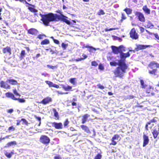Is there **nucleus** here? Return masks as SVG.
<instances>
[{
  "label": "nucleus",
  "instance_id": "obj_21",
  "mask_svg": "<svg viewBox=\"0 0 159 159\" xmlns=\"http://www.w3.org/2000/svg\"><path fill=\"white\" fill-rule=\"evenodd\" d=\"M143 9L146 14L148 15L150 13V10L146 5H145L143 7Z\"/></svg>",
  "mask_w": 159,
  "mask_h": 159
},
{
  "label": "nucleus",
  "instance_id": "obj_58",
  "mask_svg": "<svg viewBox=\"0 0 159 159\" xmlns=\"http://www.w3.org/2000/svg\"><path fill=\"white\" fill-rule=\"evenodd\" d=\"M41 74L42 75H43L45 77H47L49 75L48 74V73H42Z\"/></svg>",
  "mask_w": 159,
  "mask_h": 159
},
{
  "label": "nucleus",
  "instance_id": "obj_36",
  "mask_svg": "<svg viewBox=\"0 0 159 159\" xmlns=\"http://www.w3.org/2000/svg\"><path fill=\"white\" fill-rule=\"evenodd\" d=\"M25 54V50L22 51L20 53V57L21 59H22L24 57Z\"/></svg>",
  "mask_w": 159,
  "mask_h": 159
},
{
  "label": "nucleus",
  "instance_id": "obj_24",
  "mask_svg": "<svg viewBox=\"0 0 159 159\" xmlns=\"http://www.w3.org/2000/svg\"><path fill=\"white\" fill-rule=\"evenodd\" d=\"M6 96L7 97L10 98L12 99L16 100V98L14 94L11 93H6Z\"/></svg>",
  "mask_w": 159,
  "mask_h": 159
},
{
  "label": "nucleus",
  "instance_id": "obj_20",
  "mask_svg": "<svg viewBox=\"0 0 159 159\" xmlns=\"http://www.w3.org/2000/svg\"><path fill=\"white\" fill-rule=\"evenodd\" d=\"M90 115L88 114H85L82 116V124L85 123L89 117Z\"/></svg>",
  "mask_w": 159,
  "mask_h": 159
},
{
  "label": "nucleus",
  "instance_id": "obj_10",
  "mask_svg": "<svg viewBox=\"0 0 159 159\" xmlns=\"http://www.w3.org/2000/svg\"><path fill=\"white\" fill-rule=\"evenodd\" d=\"M143 147L147 145L149 141V138L148 136L146 135L145 134H144L143 136Z\"/></svg>",
  "mask_w": 159,
  "mask_h": 159
},
{
  "label": "nucleus",
  "instance_id": "obj_29",
  "mask_svg": "<svg viewBox=\"0 0 159 159\" xmlns=\"http://www.w3.org/2000/svg\"><path fill=\"white\" fill-rule=\"evenodd\" d=\"M62 88L66 91H70L72 89V87L69 85L65 86L63 85L62 86Z\"/></svg>",
  "mask_w": 159,
  "mask_h": 159
},
{
  "label": "nucleus",
  "instance_id": "obj_19",
  "mask_svg": "<svg viewBox=\"0 0 159 159\" xmlns=\"http://www.w3.org/2000/svg\"><path fill=\"white\" fill-rule=\"evenodd\" d=\"M28 33L32 35H35L37 34L38 31L35 29H31L28 30Z\"/></svg>",
  "mask_w": 159,
  "mask_h": 159
},
{
  "label": "nucleus",
  "instance_id": "obj_1",
  "mask_svg": "<svg viewBox=\"0 0 159 159\" xmlns=\"http://www.w3.org/2000/svg\"><path fill=\"white\" fill-rule=\"evenodd\" d=\"M110 65L111 66H116L118 65L115 70L114 74L116 77H122L124 74L126 72V70L128 66L125 63V61L123 60H116L115 61L110 62Z\"/></svg>",
  "mask_w": 159,
  "mask_h": 159
},
{
  "label": "nucleus",
  "instance_id": "obj_16",
  "mask_svg": "<svg viewBox=\"0 0 159 159\" xmlns=\"http://www.w3.org/2000/svg\"><path fill=\"white\" fill-rule=\"evenodd\" d=\"M52 101V99L51 98L48 97L43 99L41 102V103L44 104H46Z\"/></svg>",
  "mask_w": 159,
  "mask_h": 159
},
{
  "label": "nucleus",
  "instance_id": "obj_59",
  "mask_svg": "<svg viewBox=\"0 0 159 159\" xmlns=\"http://www.w3.org/2000/svg\"><path fill=\"white\" fill-rule=\"evenodd\" d=\"M40 56V54L39 53L37 54L35 57H34L33 58L34 59H35V58H38Z\"/></svg>",
  "mask_w": 159,
  "mask_h": 159
},
{
  "label": "nucleus",
  "instance_id": "obj_40",
  "mask_svg": "<svg viewBox=\"0 0 159 159\" xmlns=\"http://www.w3.org/2000/svg\"><path fill=\"white\" fill-rule=\"evenodd\" d=\"M111 143H110V145H115L116 144L117 142L118 141H116L115 140H113V139H111Z\"/></svg>",
  "mask_w": 159,
  "mask_h": 159
},
{
  "label": "nucleus",
  "instance_id": "obj_50",
  "mask_svg": "<svg viewBox=\"0 0 159 159\" xmlns=\"http://www.w3.org/2000/svg\"><path fill=\"white\" fill-rule=\"evenodd\" d=\"M13 92L14 93V94L16 95L17 96H20V94L18 93L16 91V90L15 89H14L13 91Z\"/></svg>",
  "mask_w": 159,
  "mask_h": 159
},
{
  "label": "nucleus",
  "instance_id": "obj_48",
  "mask_svg": "<svg viewBox=\"0 0 159 159\" xmlns=\"http://www.w3.org/2000/svg\"><path fill=\"white\" fill-rule=\"evenodd\" d=\"M91 65L92 66H97L98 65V63L95 61H92L91 63Z\"/></svg>",
  "mask_w": 159,
  "mask_h": 159
},
{
  "label": "nucleus",
  "instance_id": "obj_32",
  "mask_svg": "<svg viewBox=\"0 0 159 159\" xmlns=\"http://www.w3.org/2000/svg\"><path fill=\"white\" fill-rule=\"evenodd\" d=\"M53 111L54 112V116L56 117L57 119L59 118V115H58V113L57 112V110L55 109H53Z\"/></svg>",
  "mask_w": 159,
  "mask_h": 159
},
{
  "label": "nucleus",
  "instance_id": "obj_52",
  "mask_svg": "<svg viewBox=\"0 0 159 159\" xmlns=\"http://www.w3.org/2000/svg\"><path fill=\"white\" fill-rule=\"evenodd\" d=\"M21 2H25V3L28 4V5H30V6H33L34 7V5H31V4H30L29 3H28L26 1V0H19Z\"/></svg>",
  "mask_w": 159,
  "mask_h": 159
},
{
  "label": "nucleus",
  "instance_id": "obj_53",
  "mask_svg": "<svg viewBox=\"0 0 159 159\" xmlns=\"http://www.w3.org/2000/svg\"><path fill=\"white\" fill-rule=\"evenodd\" d=\"M69 122L68 120L67 119H66L64 124V126H67L68 125Z\"/></svg>",
  "mask_w": 159,
  "mask_h": 159
},
{
  "label": "nucleus",
  "instance_id": "obj_57",
  "mask_svg": "<svg viewBox=\"0 0 159 159\" xmlns=\"http://www.w3.org/2000/svg\"><path fill=\"white\" fill-rule=\"evenodd\" d=\"M126 17L125 16V14L124 13H122V19H125Z\"/></svg>",
  "mask_w": 159,
  "mask_h": 159
},
{
  "label": "nucleus",
  "instance_id": "obj_9",
  "mask_svg": "<svg viewBox=\"0 0 159 159\" xmlns=\"http://www.w3.org/2000/svg\"><path fill=\"white\" fill-rule=\"evenodd\" d=\"M148 66L152 69H155L156 68H159V64L154 61H152L148 65Z\"/></svg>",
  "mask_w": 159,
  "mask_h": 159
},
{
  "label": "nucleus",
  "instance_id": "obj_2",
  "mask_svg": "<svg viewBox=\"0 0 159 159\" xmlns=\"http://www.w3.org/2000/svg\"><path fill=\"white\" fill-rule=\"evenodd\" d=\"M110 65L111 66H116L118 65L115 70L114 74L116 77H122L124 74L126 72V70L128 66L125 63V61L123 60H116L115 61L110 62Z\"/></svg>",
  "mask_w": 159,
  "mask_h": 159
},
{
  "label": "nucleus",
  "instance_id": "obj_17",
  "mask_svg": "<svg viewBox=\"0 0 159 159\" xmlns=\"http://www.w3.org/2000/svg\"><path fill=\"white\" fill-rule=\"evenodd\" d=\"M11 49L9 47H7L6 48H2L3 52L4 54L8 53L9 54H11Z\"/></svg>",
  "mask_w": 159,
  "mask_h": 159
},
{
  "label": "nucleus",
  "instance_id": "obj_39",
  "mask_svg": "<svg viewBox=\"0 0 159 159\" xmlns=\"http://www.w3.org/2000/svg\"><path fill=\"white\" fill-rule=\"evenodd\" d=\"M119 47V49H120V50H121V51L120 52V54L121 53H123V52L125 51V48L123 46H120Z\"/></svg>",
  "mask_w": 159,
  "mask_h": 159
},
{
  "label": "nucleus",
  "instance_id": "obj_31",
  "mask_svg": "<svg viewBox=\"0 0 159 159\" xmlns=\"http://www.w3.org/2000/svg\"><path fill=\"white\" fill-rule=\"evenodd\" d=\"M49 43V41L48 39H45L44 40L42 41L41 44L42 45H45V44H47Z\"/></svg>",
  "mask_w": 159,
  "mask_h": 159
},
{
  "label": "nucleus",
  "instance_id": "obj_26",
  "mask_svg": "<svg viewBox=\"0 0 159 159\" xmlns=\"http://www.w3.org/2000/svg\"><path fill=\"white\" fill-rule=\"evenodd\" d=\"M33 7H28V9L31 12H34V15L35 16H38V14H37L36 13L37 12V11L34 8V7L32 6Z\"/></svg>",
  "mask_w": 159,
  "mask_h": 159
},
{
  "label": "nucleus",
  "instance_id": "obj_8",
  "mask_svg": "<svg viewBox=\"0 0 159 159\" xmlns=\"http://www.w3.org/2000/svg\"><path fill=\"white\" fill-rule=\"evenodd\" d=\"M130 37L132 39H137L138 38V34L134 28L131 30L130 32Z\"/></svg>",
  "mask_w": 159,
  "mask_h": 159
},
{
  "label": "nucleus",
  "instance_id": "obj_61",
  "mask_svg": "<svg viewBox=\"0 0 159 159\" xmlns=\"http://www.w3.org/2000/svg\"><path fill=\"white\" fill-rule=\"evenodd\" d=\"M43 36H45V35H39L38 36V38L40 39H42L43 38Z\"/></svg>",
  "mask_w": 159,
  "mask_h": 159
},
{
  "label": "nucleus",
  "instance_id": "obj_14",
  "mask_svg": "<svg viewBox=\"0 0 159 159\" xmlns=\"http://www.w3.org/2000/svg\"><path fill=\"white\" fill-rule=\"evenodd\" d=\"M7 83L8 82H6V81L5 82L2 81L0 82V86L5 89H10V86Z\"/></svg>",
  "mask_w": 159,
  "mask_h": 159
},
{
  "label": "nucleus",
  "instance_id": "obj_54",
  "mask_svg": "<svg viewBox=\"0 0 159 159\" xmlns=\"http://www.w3.org/2000/svg\"><path fill=\"white\" fill-rule=\"evenodd\" d=\"M82 56L83 57H82L81 58L83 59V60L86 59L88 57L87 55L84 54H83V55H82Z\"/></svg>",
  "mask_w": 159,
  "mask_h": 159
},
{
  "label": "nucleus",
  "instance_id": "obj_28",
  "mask_svg": "<svg viewBox=\"0 0 159 159\" xmlns=\"http://www.w3.org/2000/svg\"><path fill=\"white\" fill-rule=\"evenodd\" d=\"M148 72L149 74L154 75H157V70L156 69H153L152 70H149Z\"/></svg>",
  "mask_w": 159,
  "mask_h": 159
},
{
  "label": "nucleus",
  "instance_id": "obj_30",
  "mask_svg": "<svg viewBox=\"0 0 159 159\" xmlns=\"http://www.w3.org/2000/svg\"><path fill=\"white\" fill-rule=\"evenodd\" d=\"M16 142L15 141L11 142L7 144V146L6 147H10L13 145H15L16 144Z\"/></svg>",
  "mask_w": 159,
  "mask_h": 159
},
{
  "label": "nucleus",
  "instance_id": "obj_46",
  "mask_svg": "<svg viewBox=\"0 0 159 159\" xmlns=\"http://www.w3.org/2000/svg\"><path fill=\"white\" fill-rule=\"evenodd\" d=\"M61 46L64 49H65L66 48H67L68 46V44L64 43H62L61 44Z\"/></svg>",
  "mask_w": 159,
  "mask_h": 159
},
{
  "label": "nucleus",
  "instance_id": "obj_12",
  "mask_svg": "<svg viewBox=\"0 0 159 159\" xmlns=\"http://www.w3.org/2000/svg\"><path fill=\"white\" fill-rule=\"evenodd\" d=\"M52 126L55 127L57 129H62V124L61 123H57L56 122H53L52 123Z\"/></svg>",
  "mask_w": 159,
  "mask_h": 159
},
{
  "label": "nucleus",
  "instance_id": "obj_64",
  "mask_svg": "<svg viewBox=\"0 0 159 159\" xmlns=\"http://www.w3.org/2000/svg\"><path fill=\"white\" fill-rule=\"evenodd\" d=\"M54 159H61V157L59 156H55L54 157Z\"/></svg>",
  "mask_w": 159,
  "mask_h": 159
},
{
  "label": "nucleus",
  "instance_id": "obj_15",
  "mask_svg": "<svg viewBox=\"0 0 159 159\" xmlns=\"http://www.w3.org/2000/svg\"><path fill=\"white\" fill-rule=\"evenodd\" d=\"M130 56V54L129 52H128L126 53H121L120 54V57L121 58V60H123L125 61V59L126 57H129Z\"/></svg>",
  "mask_w": 159,
  "mask_h": 159
},
{
  "label": "nucleus",
  "instance_id": "obj_63",
  "mask_svg": "<svg viewBox=\"0 0 159 159\" xmlns=\"http://www.w3.org/2000/svg\"><path fill=\"white\" fill-rule=\"evenodd\" d=\"M154 35L156 39L159 40V36L157 34H154Z\"/></svg>",
  "mask_w": 159,
  "mask_h": 159
},
{
  "label": "nucleus",
  "instance_id": "obj_11",
  "mask_svg": "<svg viewBox=\"0 0 159 159\" xmlns=\"http://www.w3.org/2000/svg\"><path fill=\"white\" fill-rule=\"evenodd\" d=\"M137 48H136L137 50L145 49L147 48L150 47V45H136Z\"/></svg>",
  "mask_w": 159,
  "mask_h": 159
},
{
  "label": "nucleus",
  "instance_id": "obj_37",
  "mask_svg": "<svg viewBox=\"0 0 159 159\" xmlns=\"http://www.w3.org/2000/svg\"><path fill=\"white\" fill-rule=\"evenodd\" d=\"M45 82L49 85L50 87H53L54 84L52 82L47 80L45 81Z\"/></svg>",
  "mask_w": 159,
  "mask_h": 159
},
{
  "label": "nucleus",
  "instance_id": "obj_43",
  "mask_svg": "<svg viewBox=\"0 0 159 159\" xmlns=\"http://www.w3.org/2000/svg\"><path fill=\"white\" fill-rule=\"evenodd\" d=\"M118 29V28H110L109 29L108 28H106L105 29V31H110L112 30H117Z\"/></svg>",
  "mask_w": 159,
  "mask_h": 159
},
{
  "label": "nucleus",
  "instance_id": "obj_27",
  "mask_svg": "<svg viewBox=\"0 0 159 159\" xmlns=\"http://www.w3.org/2000/svg\"><path fill=\"white\" fill-rule=\"evenodd\" d=\"M6 82H8L12 85H16L17 84V81L14 79L7 80L6 81Z\"/></svg>",
  "mask_w": 159,
  "mask_h": 159
},
{
  "label": "nucleus",
  "instance_id": "obj_49",
  "mask_svg": "<svg viewBox=\"0 0 159 159\" xmlns=\"http://www.w3.org/2000/svg\"><path fill=\"white\" fill-rule=\"evenodd\" d=\"M5 155L8 158H10L12 156V154H11V153L7 152H6L5 153Z\"/></svg>",
  "mask_w": 159,
  "mask_h": 159
},
{
  "label": "nucleus",
  "instance_id": "obj_45",
  "mask_svg": "<svg viewBox=\"0 0 159 159\" xmlns=\"http://www.w3.org/2000/svg\"><path fill=\"white\" fill-rule=\"evenodd\" d=\"M101 158L102 155L100 154H98L95 157L94 159H101Z\"/></svg>",
  "mask_w": 159,
  "mask_h": 159
},
{
  "label": "nucleus",
  "instance_id": "obj_35",
  "mask_svg": "<svg viewBox=\"0 0 159 159\" xmlns=\"http://www.w3.org/2000/svg\"><path fill=\"white\" fill-rule=\"evenodd\" d=\"M47 66L48 67L49 69H51L52 70H54L55 69H57L58 67V66L57 65L55 66H50L49 65H47Z\"/></svg>",
  "mask_w": 159,
  "mask_h": 159
},
{
  "label": "nucleus",
  "instance_id": "obj_6",
  "mask_svg": "<svg viewBox=\"0 0 159 159\" xmlns=\"http://www.w3.org/2000/svg\"><path fill=\"white\" fill-rule=\"evenodd\" d=\"M134 13L135 15L138 17V19L140 21L142 22H144L145 21V18L143 14L137 11L135 12Z\"/></svg>",
  "mask_w": 159,
  "mask_h": 159
},
{
  "label": "nucleus",
  "instance_id": "obj_13",
  "mask_svg": "<svg viewBox=\"0 0 159 159\" xmlns=\"http://www.w3.org/2000/svg\"><path fill=\"white\" fill-rule=\"evenodd\" d=\"M111 48L113 53L115 54H118L121 51L120 49H119V47H117L115 46H112Z\"/></svg>",
  "mask_w": 159,
  "mask_h": 159
},
{
  "label": "nucleus",
  "instance_id": "obj_51",
  "mask_svg": "<svg viewBox=\"0 0 159 159\" xmlns=\"http://www.w3.org/2000/svg\"><path fill=\"white\" fill-rule=\"evenodd\" d=\"M105 13L104 12V11L102 10H100L99 12H98V15H104V14Z\"/></svg>",
  "mask_w": 159,
  "mask_h": 159
},
{
  "label": "nucleus",
  "instance_id": "obj_62",
  "mask_svg": "<svg viewBox=\"0 0 159 159\" xmlns=\"http://www.w3.org/2000/svg\"><path fill=\"white\" fill-rule=\"evenodd\" d=\"M52 87H54L55 88H58L59 87V86L58 85L55 84H53Z\"/></svg>",
  "mask_w": 159,
  "mask_h": 159
},
{
  "label": "nucleus",
  "instance_id": "obj_4",
  "mask_svg": "<svg viewBox=\"0 0 159 159\" xmlns=\"http://www.w3.org/2000/svg\"><path fill=\"white\" fill-rule=\"evenodd\" d=\"M39 15L41 17V20L46 25H48L50 22L54 21L56 19V16L52 13L45 15H42L40 13Z\"/></svg>",
  "mask_w": 159,
  "mask_h": 159
},
{
  "label": "nucleus",
  "instance_id": "obj_47",
  "mask_svg": "<svg viewBox=\"0 0 159 159\" xmlns=\"http://www.w3.org/2000/svg\"><path fill=\"white\" fill-rule=\"evenodd\" d=\"M140 83L143 88H145L146 87V85H144V82L143 80H140Z\"/></svg>",
  "mask_w": 159,
  "mask_h": 159
},
{
  "label": "nucleus",
  "instance_id": "obj_3",
  "mask_svg": "<svg viewBox=\"0 0 159 159\" xmlns=\"http://www.w3.org/2000/svg\"><path fill=\"white\" fill-rule=\"evenodd\" d=\"M110 65L111 66H116L118 65L115 70L114 74L116 77H122L124 74L126 72V70L128 66L125 63V61L123 60H116L115 61L110 62Z\"/></svg>",
  "mask_w": 159,
  "mask_h": 159
},
{
  "label": "nucleus",
  "instance_id": "obj_44",
  "mask_svg": "<svg viewBox=\"0 0 159 159\" xmlns=\"http://www.w3.org/2000/svg\"><path fill=\"white\" fill-rule=\"evenodd\" d=\"M97 86L98 88H99L101 89H104V87L102 85H101L100 84H98L97 85Z\"/></svg>",
  "mask_w": 159,
  "mask_h": 159
},
{
  "label": "nucleus",
  "instance_id": "obj_38",
  "mask_svg": "<svg viewBox=\"0 0 159 159\" xmlns=\"http://www.w3.org/2000/svg\"><path fill=\"white\" fill-rule=\"evenodd\" d=\"M119 136L118 134H116L112 138L113 140H115L116 141H118V139Z\"/></svg>",
  "mask_w": 159,
  "mask_h": 159
},
{
  "label": "nucleus",
  "instance_id": "obj_18",
  "mask_svg": "<svg viewBox=\"0 0 159 159\" xmlns=\"http://www.w3.org/2000/svg\"><path fill=\"white\" fill-rule=\"evenodd\" d=\"M83 48H89V51L90 52H93V51H95L96 50V49L94 48L93 47L90 46L88 45H83Z\"/></svg>",
  "mask_w": 159,
  "mask_h": 159
},
{
  "label": "nucleus",
  "instance_id": "obj_60",
  "mask_svg": "<svg viewBox=\"0 0 159 159\" xmlns=\"http://www.w3.org/2000/svg\"><path fill=\"white\" fill-rule=\"evenodd\" d=\"M7 112L9 113H11L13 111V110L12 109H10L7 110Z\"/></svg>",
  "mask_w": 159,
  "mask_h": 159
},
{
  "label": "nucleus",
  "instance_id": "obj_34",
  "mask_svg": "<svg viewBox=\"0 0 159 159\" xmlns=\"http://www.w3.org/2000/svg\"><path fill=\"white\" fill-rule=\"evenodd\" d=\"M153 90V88L152 86H148L146 89V92L148 93H150Z\"/></svg>",
  "mask_w": 159,
  "mask_h": 159
},
{
  "label": "nucleus",
  "instance_id": "obj_41",
  "mask_svg": "<svg viewBox=\"0 0 159 159\" xmlns=\"http://www.w3.org/2000/svg\"><path fill=\"white\" fill-rule=\"evenodd\" d=\"M16 100H18L20 102H25V100H24L23 98H16Z\"/></svg>",
  "mask_w": 159,
  "mask_h": 159
},
{
  "label": "nucleus",
  "instance_id": "obj_33",
  "mask_svg": "<svg viewBox=\"0 0 159 159\" xmlns=\"http://www.w3.org/2000/svg\"><path fill=\"white\" fill-rule=\"evenodd\" d=\"M124 11H125L127 14H131L132 11V10L131 9L128 8L125 9Z\"/></svg>",
  "mask_w": 159,
  "mask_h": 159
},
{
  "label": "nucleus",
  "instance_id": "obj_5",
  "mask_svg": "<svg viewBox=\"0 0 159 159\" xmlns=\"http://www.w3.org/2000/svg\"><path fill=\"white\" fill-rule=\"evenodd\" d=\"M40 141L43 144H47L49 143L50 139L46 136L42 135L40 139Z\"/></svg>",
  "mask_w": 159,
  "mask_h": 159
},
{
  "label": "nucleus",
  "instance_id": "obj_55",
  "mask_svg": "<svg viewBox=\"0 0 159 159\" xmlns=\"http://www.w3.org/2000/svg\"><path fill=\"white\" fill-rule=\"evenodd\" d=\"M82 60H83V59L81 58H78L74 59V61H80Z\"/></svg>",
  "mask_w": 159,
  "mask_h": 159
},
{
  "label": "nucleus",
  "instance_id": "obj_7",
  "mask_svg": "<svg viewBox=\"0 0 159 159\" xmlns=\"http://www.w3.org/2000/svg\"><path fill=\"white\" fill-rule=\"evenodd\" d=\"M67 18H68L67 17L63 15H61V16H58V19L59 20L65 22L67 24L70 25V22L69 20L66 19Z\"/></svg>",
  "mask_w": 159,
  "mask_h": 159
},
{
  "label": "nucleus",
  "instance_id": "obj_22",
  "mask_svg": "<svg viewBox=\"0 0 159 159\" xmlns=\"http://www.w3.org/2000/svg\"><path fill=\"white\" fill-rule=\"evenodd\" d=\"M145 25L146 26H145L146 27L151 29H152L154 27V25L151 22V21L149 20H147L146 22Z\"/></svg>",
  "mask_w": 159,
  "mask_h": 159
},
{
  "label": "nucleus",
  "instance_id": "obj_25",
  "mask_svg": "<svg viewBox=\"0 0 159 159\" xmlns=\"http://www.w3.org/2000/svg\"><path fill=\"white\" fill-rule=\"evenodd\" d=\"M80 127L87 133H90V130L88 127L86 126L82 125L80 126Z\"/></svg>",
  "mask_w": 159,
  "mask_h": 159
},
{
  "label": "nucleus",
  "instance_id": "obj_42",
  "mask_svg": "<svg viewBox=\"0 0 159 159\" xmlns=\"http://www.w3.org/2000/svg\"><path fill=\"white\" fill-rule=\"evenodd\" d=\"M15 130V128L13 126H11L9 127L8 129V130L10 132L11 131H14Z\"/></svg>",
  "mask_w": 159,
  "mask_h": 159
},
{
  "label": "nucleus",
  "instance_id": "obj_23",
  "mask_svg": "<svg viewBox=\"0 0 159 159\" xmlns=\"http://www.w3.org/2000/svg\"><path fill=\"white\" fill-rule=\"evenodd\" d=\"M159 133V130H157L156 129H153L152 132V134L153 135V137L154 139L156 138Z\"/></svg>",
  "mask_w": 159,
  "mask_h": 159
},
{
  "label": "nucleus",
  "instance_id": "obj_56",
  "mask_svg": "<svg viewBox=\"0 0 159 159\" xmlns=\"http://www.w3.org/2000/svg\"><path fill=\"white\" fill-rule=\"evenodd\" d=\"M75 78H71L70 80V82L71 83L74 84L75 81Z\"/></svg>",
  "mask_w": 159,
  "mask_h": 159
}]
</instances>
